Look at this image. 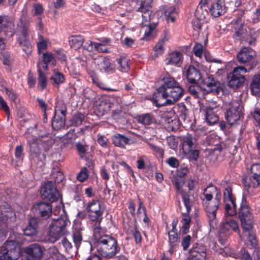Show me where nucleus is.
I'll return each instance as SVG.
<instances>
[{
	"mask_svg": "<svg viewBox=\"0 0 260 260\" xmlns=\"http://www.w3.org/2000/svg\"><path fill=\"white\" fill-rule=\"evenodd\" d=\"M163 83L154 93L153 100L157 107L172 105L183 94L184 90L175 79L170 76L163 79Z\"/></svg>",
	"mask_w": 260,
	"mask_h": 260,
	"instance_id": "nucleus-1",
	"label": "nucleus"
},
{
	"mask_svg": "<svg viewBox=\"0 0 260 260\" xmlns=\"http://www.w3.org/2000/svg\"><path fill=\"white\" fill-rule=\"evenodd\" d=\"M93 230L96 252L103 257L108 259L113 258L120 250L116 239L104 234L99 223L94 225Z\"/></svg>",
	"mask_w": 260,
	"mask_h": 260,
	"instance_id": "nucleus-2",
	"label": "nucleus"
},
{
	"mask_svg": "<svg viewBox=\"0 0 260 260\" xmlns=\"http://www.w3.org/2000/svg\"><path fill=\"white\" fill-rule=\"evenodd\" d=\"M221 193L214 186L205 189L202 200L206 212L208 222L211 228H216L218 224L216 216L217 211L220 203Z\"/></svg>",
	"mask_w": 260,
	"mask_h": 260,
	"instance_id": "nucleus-3",
	"label": "nucleus"
},
{
	"mask_svg": "<svg viewBox=\"0 0 260 260\" xmlns=\"http://www.w3.org/2000/svg\"><path fill=\"white\" fill-rule=\"evenodd\" d=\"M238 216L244 234L246 237L247 246L251 248L255 247L257 242L253 231V216L246 203H242L238 212Z\"/></svg>",
	"mask_w": 260,
	"mask_h": 260,
	"instance_id": "nucleus-4",
	"label": "nucleus"
},
{
	"mask_svg": "<svg viewBox=\"0 0 260 260\" xmlns=\"http://www.w3.org/2000/svg\"><path fill=\"white\" fill-rule=\"evenodd\" d=\"M137 11L142 13L143 26L141 31L144 33L142 39L150 40L155 37L157 32L155 23H149L148 25L145 24V22H149L151 19V6L145 0H143Z\"/></svg>",
	"mask_w": 260,
	"mask_h": 260,
	"instance_id": "nucleus-5",
	"label": "nucleus"
},
{
	"mask_svg": "<svg viewBox=\"0 0 260 260\" xmlns=\"http://www.w3.org/2000/svg\"><path fill=\"white\" fill-rule=\"evenodd\" d=\"M69 221L66 218L58 217L52 220L49 226L47 240L54 243L67 233L66 227Z\"/></svg>",
	"mask_w": 260,
	"mask_h": 260,
	"instance_id": "nucleus-6",
	"label": "nucleus"
},
{
	"mask_svg": "<svg viewBox=\"0 0 260 260\" xmlns=\"http://www.w3.org/2000/svg\"><path fill=\"white\" fill-rule=\"evenodd\" d=\"M21 255V249L18 241L7 240L0 250V260H17Z\"/></svg>",
	"mask_w": 260,
	"mask_h": 260,
	"instance_id": "nucleus-7",
	"label": "nucleus"
},
{
	"mask_svg": "<svg viewBox=\"0 0 260 260\" xmlns=\"http://www.w3.org/2000/svg\"><path fill=\"white\" fill-rule=\"evenodd\" d=\"M247 71L244 67L234 68L233 71L227 75L228 85L233 89H237L242 86L246 80L243 75Z\"/></svg>",
	"mask_w": 260,
	"mask_h": 260,
	"instance_id": "nucleus-8",
	"label": "nucleus"
},
{
	"mask_svg": "<svg viewBox=\"0 0 260 260\" xmlns=\"http://www.w3.org/2000/svg\"><path fill=\"white\" fill-rule=\"evenodd\" d=\"M85 209L88 218L91 220L99 221L103 215L105 206L104 204L100 200H93L87 203ZM100 223V222H96L95 223Z\"/></svg>",
	"mask_w": 260,
	"mask_h": 260,
	"instance_id": "nucleus-9",
	"label": "nucleus"
},
{
	"mask_svg": "<svg viewBox=\"0 0 260 260\" xmlns=\"http://www.w3.org/2000/svg\"><path fill=\"white\" fill-rule=\"evenodd\" d=\"M243 108L238 101H233L226 112V118L228 123L233 125L238 123L243 118Z\"/></svg>",
	"mask_w": 260,
	"mask_h": 260,
	"instance_id": "nucleus-10",
	"label": "nucleus"
},
{
	"mask_svg": "<svg viewBox=\"0 0 260 260\" xmlns=\"http://www.w3.org/2000/svg\"><path fill=\"white\" fill-rule=\"evenodd\" d=\"M29 34L28 27L26 24H24L22 27L17 39L19 46L27 55H30L32 51V45L28 39Z\"/></svg>",
	"mask_w": 260,
	"mask_h": 260,
	"instance_id": "nucleus-11",
	"label": "nucleus"
},
{
	"mask_svg": "<svg viewBox=\"0 0 260 260\" xmlns=\"http://www.w3.org/2000/svg\"><path fill=\"white\" fill-rule=\"evenodd\" d=\"M223 202L225 205V215L233 216L236 214V204L230 187L226 188L223 191Z\"/></svg>",
	"mask_w": 260,
	"mask_h": 260,
	"instance_id": "nucleus-12",
	"label": "nucleus"
},
{
	"mask_svg": "<svg viewBox=\"0 0 260 260\" xmlns=\"http://www.w3.org/2000/svg\"><path fill=\"white\" fill-rule=\"evenodd\" d=\"M251 175L243 180V183L248 188H255L260 185V164H255L251 166Z\"/></svg>",
	"mask_w": 260,
	"mask_h": 260,
	"instance_id": "nucleus-13",
	"label": "nucleus"
},
{
	"mask_svg": "<svg viewBox=\"0 0 260 260\" xmlns=\"http://www.w3.org/2000/svg\"><path fill=\"white\" fill-rule=\"evenodd\" d=\"M41 196L44 199L50 202L57 201L60 195L54 183L51 181L45 183L41 190Z\"/></svg>",
	"mask_w": 260,
	"mask_h": 260,
	"instance_id": "nucleus-14",
	"label": "nucleus"
},
{
	"mask_svg": "<svg viewBox=\"0 0 260 260\" xmlns=\"http://www.w3.org/2000/svg\"><path fill=\"white\" fill-rule=\"evenodd\" d=\"M97 69L101 72L112 74L115 71L114 65L108 56L100 55L95 59Z\"/></svg>",
	"mask_w": 260,
	"mask_h": 260,
	"instance_id": "nucleus-15",
	"label": "nucleus"
},
{
	"mask_svg": "<svg viewBox=\"0 0 260 260\" xmlns=\"http://www.w3.org/2000/svg\"><path fill=\"white\" fill-rule=\"evenodd\" d=\"M45 248L37 243L31 244L24 249L27 260H40L45 251Z\"/></svg>",
	"mask_w": 260,
	"mask_h": 260,
	"instance_id": "nucleus-16",
	"label": "nucleus"
},
{
	"mask_svg": "<svg viewBox=\"0 0 260 260\" xmlns=\"http://www.w3.org/2000/svg\"><path fill=\"white\" fill-rule=\"evenodd\" d=\"M255 56V52L254 50L250 48L245 47L242 48L238 53L237 58L240 63H249L253 67L256 64L254 61Z\"/></svg>",
	"mask_w": 260,
	"mask_h": 260,
	"instance_id": "nucleus-17",
	"label": "nucleus"
},
{
	"mask_svg": "<svg viewBox=\"0 0 260 260\" xmlns=\"http://www.w3.org/2000/svg\"><path fill=\"white\" fill-rule=\"evenodd\" d=\"M183 74L190 83L199 84L203 82V77L200 72L192 65L184 69Z\"/></svg>",
	"mask_w": 260,
	"mask_h": 260,
	"instance_id": "nucleus-18",
	"label": "nucleus"
},
{
	"mask_svg": "<svg viewBox=\"0 0 260 260\" xmlns=\"http://www.w3.org/2000/svg\"><path fill=\"white\" fill-rule=\"evenodd\" d=\"M14 27L13 18L7 15L0 16V32L3 35L12 36L14 34Z\"/></svg>",
	"mask_w": 260,
	"mask_h": 260,
	"instance_id": "nucleus-19",
	"label": "nucleus"
},
{
	"mask_svg": "<svg viewBox=\"0 0 260 260\" xmlns=\"http://www.w3.org/2000/svg\"><path fill=\"white\" fill-rule=\"evenodd\" d=\"M222 232H224L226 234L231 235L233 232H237L242 240H244L247 244L246 237L243 234L242 236L240 233L238 224L237 222L234 219H226L222 223V226L220 229Z\"/></svg>",
	"mask_w": 260,
	"mask_h": 260,
	"instance_id": "nucleus-20",
	"label": "nucleus"
},
{
	"mask_svg": "<svg viewBox=\"0 0 260 260\" xmlns=\"http://www.w3.org/2000/svg\"><path fill=\"white\" fill-rule=\"evenodd\" d=\"M200 109L205 115V119L208 124L213 125L218 122V116L213 111V108L211 107L210 105L206 104L204 106L203 104H200Z\"/></svg>",
	"mask_w": 260,
	"mask_h": 260,
	"instance_id": "nucleus-21",
	"label": "nucleus"
},
{
	"mask_svg": "<svg viewBox=\"0 0 260 260\" xmlns=\"http://www.w3.org/2000/svg\"><path fill=\"white\" fill-rule=\"evenodd\" d=\"M189 260H206V248L199 244L194 245L189 250Z\"/></svg>",
	"mask_w": 260,
	"mask_h": 260,
	"instance_id": "nucleus-22",
	"label": "nucleus"
},
{
	"mask_svg": "<svg viewBox=\"0 0 260 260\" xmlns=\"http://www.w3.org/2000/svg\"><path fill=\"white\" fill-rule=\"evenodd\" d=\"M52 208L49 203L40 202L35 204L33 209L41 217L47 218L52 214Z\"/></svg>",
	"mask_w": 260,
	"mask_h": 260,
	"instance_id": "nucleus-23",
	"label": "nucleus"
},
{
	"mask_svg": "<svg viewBox=\"0 0 260 260\" xmlns=\"http://www.w3.org/2000/svg\"><path fill=\"white\" fill-rule=\"evenodd\" d=\"M242 16L243 12H240L237 19L233 20L231 22L235 34L237 36L242 35L246 32V26L245 22L242 20Z\"/></svg>",
	"mask_w": 260,
	"mask_h": 260,
	"instance_id": "nucleus-24",
	"label": "nucleus"
},
{
	"mask_svg": "<svg viewBox=\"0 0 260 260\" xmlns=\"http://www.w3.org/2000/svg\"><path fill=\"white\" fill-rule=\"evenodd\" d=\"M196 15V18L192 21V26L194 29H200L206 21L207 16H208V12L206 10H203L202 8H198Z\"/></svg>",
	"mask_w": 260,
	"mask_h": 260,
	"instance_id": "nucleus-25",
	"label": "nucleus"
},
{
	"mask_svg": "<svg viewBox=\"0 0 260 260\" xmlns=\"http://www.w3.org/2000/svg\"><path fill=\"white\" fill-rule=\"evenodd\" d=\"M199 84H202L206 86L204 91L207 93L213 92L217 93L220 85L219 82L210 76H208L205 79L203 78V82L200 83Z\"/></svg>",
	"mask_w": 260,
	"mask_h": 260,
	"instance_id": "nucleus-26",
	"label": "nucleus"
},
{
	"mask_svg": "<svg viewBox=\"0 0 260 260\" xmlns=\"http://www.w3.org/2000/svg\"><path fill=\"white\" fill-rule=\"evenodd\" d=\"M182 149L185 154H189L193 149L196 139L189 134L183 136L181 139Z\"/></svg>",
	"mask_w": 260,
	"mask_h": 260,
	"instance_id": "nucleus-27",
	"label": "nucleus"
},
{
	"mask_svg": "<svg viewBox=\"0 0 260 260\" xmlns=\"http://www.w3.org/2000/svg\"><path fill=\"white\" fill-rule=\"evenodd\" d=\"M25 137L27 139V144L30 148V151L34 153L39 154L40 149L37 137L31 135L29 131L25 133Z\"/></svg>",
	"mask_w": 260,
	"mask_h": 260,
	"instance_id": "nucleus-28",
	"label": "nucleus"
},
{
	"mask_svg": "<svg viewBox=\"0 0 260 260\" xmlns=\"http://www.w3.org/2000/svg\"><path fill=\"white\" fill-rule=\"evenodd\" d=\"M177 223V219H173L172 222V230L168 232L169 243L170 244H171L173 246L178 245L179 242V238L176 229Z\"/></svg>",
	"mask_w": 260,
	"mask_h": 260,
	"instance_id": "nucleus-29",
	"label": "nucleus"
},
{
	"mask_svg": "<svg viewBox=\"0 0 260 260\" xmlns=\"http://www.w3.org/2000/svg\"><path fill=\"white\" fill-rule=\"evenodd\" d=\"M210 12L215 17H217L223 14L225 12L224 4L217 1L213 3L210 8Z\"/></svg>",
	"mask_w": 260,
	"mask_h": 260,
	"instance_id": "nucleus-30",
	"label": "nucleus"
},
{
	"mask_svg": "<svg viewBox=\"0 0 260 260\" xmlns=\"http://www.w3.org/2000/svg\"><path fill=\"white\" fill-rule=\"evenodd\" d=\"M14 216V213L11 210L8 205L4 203L2 206H0V220L5 222Z\"/></svg>",
	"mask_w": 260,
	"mask_h": 260,
	"instance_id": "nucleus-31",
	"label": "nucleus"
},
{
	"mask_svg": "<svg viewBox=\"0 0 260 260\" xmlns=\"http://www.w3.org/2000/svg\"><path fill=\"white\" fill-rule=\"evenodd\" d=\"M37 226L38 222L37 219L35 218H30L28 225L23 231L24 235L28 236L36 235Z\"/></svg>",
	"mask_w": 260,
	"mask_h": 260,
	"instance_id": "nucleus-32",
	"label": "nucleus"
},
{
	"mask_svg": "<svg viewBox=\"0 0 260 260\" xmlns=\"http://www.w3.org/2000/svg\"><path fill=\"white\" fill-rule=\"evenodd\" d=\"M36 43L39 54H41L42 51L47 49L48 46L50 44L49 40L41 34L38 35V38Z\"/></svg>",
	"mask_w": 260,
	"mask_h": 260,
	"instance_id": "nucleus-33",
	"label": "nucleus"
},
{
	"mask_svg": "<svg viewBox=\"0 0 260 260\" xmlns=\"http://www.w3.org/2000/svg\"><path fill=\"white\" fill-rule=\"evenodd\" d=\"M130 60L126 56H121L116 59L117 69L122 72H127L129 70Z\"/></svg>",
	"mask_w": 260,
	"mask_h": 260,
	"instance_id": "nucleus-34",
	"label": "nucleus"
},
{
	"mask_svg": "<svg viewBox=\"0 0 260 260\" xmlns=\"http://www.w3.org/2000/svg\"><path fill=\"white\" fill-rule=\"evenodd\" d=\"M84 40L82 36H73L69 38V45L71 47L76 50L82 46Z\"/></svg>",
	"mask_w": 260,
	"mask_h": 260,
	"instance_id": "nucleus-35",
	"label": "nucleus"
},
{
	"mask_svg": "<svg viewBox=\"0 0 260 260\" xmlns=\"http://www.w3.org/2000/svg\"><path fill=\"white\" fill-rule=\"evenodd\" d=\"M182 54L179 52H174L171 53L166 59L167 65H177L181 60Z\"/></svg>",
	"mask_w": 260,
	"mask_h": 260,
	"instance_id": "nucleus-36",
	"label": "nucleus"
},
{
	"mask_svg": "<svg viewBox=\"0 0 260 260\" xmlns=\"http://www.w3.org/2000/svg\"><path fill=\"white\" fill-rule=\"evenodd\" d=\"M129 141L128 138L119 134L112 137V142L114 145L121 148H123L125 145L128 143Z\"/></svg>",
	"mask_w": 260,
	"mask_h": 260,
	"instance_id": "nucleus-37",
	"label": "nucleus"
},
{
	"mask_svg": "<svg viewBox=\"0 0 260 260\" xmlns=\"http://www.w3.org/2000/svg\"><path fill=\"white\" fill-rule=\"evenodd\" d=\"M250 90L253 95H258L260 93V75H256L252 78Z\"/></svg>",
	"mask_w": 260,
	"mask_h": 260,
	"instance_id": "nucleus-38",
	"label": "nucleus"
},
{
	"mask_svg": "<svg viewBox=\"0 0 260 260\" xmlns=\"http://www.w3.org/2000/svg\"><path fill=\"white\" fill-rule=\"evenodd\" d=\"M82 229L80 226L77 225L74 229L73 239L77 249L80 247L82 241Z\"/></svg>",
	"mask_w": 260,
	"mask_h": 260,
	"instance_id": "nucleus-39",
	"label": "nucleus"
},
{
	"mask_svg": "<svg viewBox=\"0 0 260 260\" xmlns=\"http://www.w3.org/2000/svg\"><path fill=\"white\" fill-rule=\"evenodd\" d=\"M191 218L189 213H182L181 222L184 234H187L190 226Z\"/></svg>",
	"mask_w": 260,
	"mask_h": 260,
	"instance_id": "nucleus-40",
	"label": "nucleus"
},
{
	"mask_svg": "<svg viewBox=\"0 0 260 260\" xmlns=\"http://www.w3.org/2000/svg\"><path fill=\"white\" fill-rule=\"evenodd\" d=\"M177 11L174 6H170L165 11V15L168 22H174L177 16Z\"/></svg>",
	"mask_w": 260,
	"mask_h": 260,
	"instance_id": "nucleus-41",
	"label": "nucleus"
},
{
	"mask_svg": "<svg viewBox=\"0 0 260 260\" xmlns=\"http://www.w3.org/2000/svg\"><path fill=\"white\" fill-rule=\"evenodd\" d=\"M38 70L39 74L38 78V87H40L41 90L45 89L47 84V78L45 74L41 71L40 63L37 65Z\"/></svg>",
	"mask_w": 260,
	"mask_h": 260,
	"instance_id": "nucleus-42",
	"label": "nucleus"
},
{
	"mask_svg": "<svg viewBox=\"0 0 260 260\" xmlns=\"http://www.w3.org/2000/svg\"><path fill=\"white\" fill-rule=\"evenodd\" d=\"M57 112L55 110V114L53 120L52 121V127L55 130H58L63 127L64 125V118L60 117L57 115Z\"/></svg>",
	"mask_w": 260,
	"mask_h": 260,
	"instance_id": "nucleus-43",
	"label": "nucleus"
},
{
	"mask_svg": "<svg viewBox=\"0 0 260 260\" xmlns=\"http://www.w3.org/2000/svg\"><path fill=\"white\" fill-rule=\"evenodd\" d=\"M190 93L200 99L204 98L205 91L200 86H191L189 88Z\"/></svg>",
	"mask_w": 260,
	"mask_h": 260,
	"instance_id": "nucleus-44",
	"label": "nucleus"
},
{
	"mask_svg": "<svg viewBox=\"0 0 260 260\" xmlns=\"http://www.w3.org/2000/svg\"><path fill=\"white\" fill-rule=\"evenodd\" d=\"M167 39L164 38L159 40L154 47L153 50L155 52V57H158L163 53L164 51V46Z\"/></svg>",
	"mask_w": 260,
	"mask_h": 260,
	"instance_id": "nucleus-45",
	"label": "nucleus"
},
{
	"mask_svg": "<svg viewBox=\"0 0 260 260\" xmlns=\"http://www.w3.org/2000/svg\"><path fill=\"white\" fill-rule=\"evenodd\" d=\"M84 119V115L79 113H77L71 120V125L75 126H79L82 124Z\"/></svg>",
	"mask_w": 260,
	"mask_h": 260,
	"instance_id": "nucleus-46",
	"label": "nucleus"
},
{
	"mask_svg": "<svg viewBox=\"0 0 260 260\" xmlns=\"http://www.w3.org/2000/svg\"><path fill=\"white\" fill-rule=\"evenodd\" d=\"M51 80L54 81V83L59 85L63 83L64 81V78L63 75L56 70H54L53 74L51 77Z\"/></svg>",
	"mask_w": 260,
	"mask_h": 260,
	"instance_id": "nucleus-47",
	"label": "nucleus"
},
{
	"mask_svg": "<svg viewBox=\"0 0 260 260\" xmlns=\"http://www.w3.org/2000/svg\"><path fill=\"white\" fill-rule=\"evenodd\" d=\"M138 120L145 125H148L152 122V117L149 114H145L139 116Z\"/></svg>",
	"mask_w": 260,
	"mask_h": 260,
	"instance_id": "nucleus-48",
	"label": "nucleus"
},
{
	"mask_svg": "<svg viewBox=\"0 0 260 260\" xmlns=\"http://www.w3.org/2000/svg\"><path fill=\"white\" fill-rule=\"evenodd\" d=\"M89 177V172L86 168L84 167L81 169L80 172L77 176V179L81 182H84Z\"/></svg>",
	"mask_w": 260,
	"mask_h": 260,
	"instance_id": "nucleus-49",
	"label": "nucleus"
},
{
	"mask_svg": "<svg viewBox=\"0 0 260 260\" xmlns=\"http://www.w3.org/2000/svg\"><path fill=\"white\" fill-rule=\"evenodd\" d=\"M204 50L202 44L199 43H196L193 47V51L195 56L199 58L202 57Z\"/></svg>",
	"mask_w": 260,
	"mask_h": 260,
	"instance_id": "nucleus-50",
	"label": "nucleus"
},
{
	"mask_svg": "<svg viewBox=\"0 0 260 260\" xmlns=\"http://www.w3.org/2000/svg\"><path fill=\"white\" fill-rule=\"evenodd\" d=\"M110 109V106L109 104L105 102H102L96 108V109L99 111L100 114L104 115L105 113L109 111Z\"/></svg>",
	"mask_w": 260,
	"mask_h": 260,
	"instance_id": "nucleus-51",
	"label": "nucleus"
},
{
	"mask_svg": "<svg viewBox=\"0 0 260 260\" xmlns=\"http://www.w3.org/2000/svg\"><path fill=\"white\" fill-rule=\"evenodd\" d=\"M147 145L149 146L150 148L153 151V152L155 154L159 156H162L164 154V150L161 148H159L154 144L150 143L149 142L146 141Z\"/></svg>",
	"mask_w": 260,
	"mask_h": 260,
	"instance_id": "nucleus-52",
	"label": "nucleus"
},
{
	"mask_svg": "<svg viewBox=\"0 0 260 260\" xmlns=\"http://www.w3.org/2000/svg\"><path fill=\"white\" fill-rule=\"evenodd\" d=\"M43 61L44 62L47 63H51L53 65H55L56 63L55 59L53 55V54L51 53H45L43 54Z\"/></svg>",
	"mask_w": 260,
	"mask_h": 260,
	"instance_id": "nucleus-53",
	"label": "nucleus"
},
{
	"mask_svg": "<svg viewBox=\"0 0 260 260\" xmlns=\"http://www.w3.org/2000/svg\"><path fill=\"white\" fill-rule=\"evenodd\" d=\"M51 176L56 183H59L62 180L63 178V175L62 173L60 171L57 170H54L51 173Z\"/></svg>",
	"mask_w": 260,
	"mask_h": 260,
	"instance_id": "nucleus-54",
	"label": "nucleus"
},
{
	"mask_svg": "<svg viewBox=\"0 0 260 260\" xmlns=\"http://www.w3.org/2000/svg\"><path fill=\"white\" fill-rule=\"evenodd\" d=\"M251 114L255 123L257 125H260V106L255 107Z\"/></svg>",
	"mask_w": 260,
	"mask_h": 260,
	"instance_id": "nucleus-55",
	"label": "nucleus"
},
{
	"mask_svg": "<svg viewBox=\"0 0 260 260\" xmlns=\"http://www.w3.org/2000/svg\"><path fill=\"white\" fill-rule=\"evenodd\" d=\"M182 199L184 203V204L186 209V213H189L191 211V208L192 206V203L191 201L189 199L188 196H182Z\"/></svg>",
	"mask_w": 260,
	"mask_h": 260,
	"instance_id": "nucleus-56",
	"label": "nucleus"
},
{
	"mask_svg": "<svg viewBox=\"0 0 260 260\" xmlns=\"http://www.w3.org/2000/svg\"><path fill=\"white\" fill-rule=\"evenodd\" d=\"M62 213H63V205L61 202H59L57 203V205L54 209L53 210L52 209V213L54 215L60 216L62 215Z\"/></svg>",
	"mask_w": 260,
	"mask_h": 260,
	"instance_id": "nucleus-57",
	"label": "nucleus"
},
{
	"mask_svg": "<svg viewBox=\"0 0 260 260\" xmlns=\"http://www.w3.org/2000/svg\"><path fill=\"white\" fill-rule=\"evenodd\" d=\"M94 50L100 52L107 53L109 52L108 46L101 43H95Z\"/></svg>",
	"mask_w": 260,
	"mask_h": 260,
	"instance_id": "nucleus-58",
	"label": "nucleus"
},
{
	"mask_svg": "<svg viewBox=\"0 0 260 260\" xmlns=\"http://www.w3.org/2000/svg\"><path fill=\"white\" fill-rule=\"evenodd\" d=\"M191 241V237L189 235H186L183 237L181 241V245L184 250H186L189 246Z\"/></svg>",
	"mask_w": 260,
	"mask_h": 260,
	"instance_id": "nucleus-59",
	"label": "nucleus"
},
{
	"mask_svg": "<svg viewBox=\"0 0 260 260\" xmlns=\"http://www.w3.org/2000/svg\"><path fill=\"white\" fill-rule=\"evenodd\" d=\"M44 9L42 5L40 4H35L33 5L32 12L34 15H39L43 12Z\"/></svg>",
	"mask_w": 260,
	"mask_h": 260,
	"instance_id": "nucleus-60",
	"label": "nucleus"
},
{
	"mask_svg": "<svg viewBox=\"0 0 260 260\" xmlns=\"http://www.w3.org/2000/svg\"><path fill=\"white\" fill-rule=\"evenodd\" d=\"M238 257L241 260H252L249 253L245 249H242L238 254Z\"/></svg>",
	"mask_w": 260,
	"mask_h": 260,
	"instance_id": "nucleus-61",
	"label": "nucleus"
},
{
	"mask_svg": "<svg viewBox=\"0 0 260 260\" xmlns=\"http://www.w3.org/2000/svg\"><path fill=\"white\" fill-rule=\"evenodd\" d=\"M61 242L63 246L68 253H71L73 251L74 248L71 243L67 238H63Z\"/></svg>",
	"mask_w": 260,
	"mask_h": 260,
	"instance_id": "nucleus-62",
	"label": "nucleus"
},
{
	"mask_svg": "<svg viewBox=\"0 0 260 260\" xmlns=\"http://www.w3.org/2000/svg\"><path fill=\"white\" fill-rule=\"evenodd\" d=\"M252 22L256 23L260 21V7L256 8L251 16Z\"/></svg>",
	"mask_w": 260,
	"mask_h": 260,
	"instance_id": "nucleus-63",
	"label": "nucleus"
},
{
	"mask_svg": "<svg viewBox=\"0 0 260 260\" xmlns=\"http://www.w3.org/2000/svg\"><path fill=\"white\" fill-rule=\"evenodd\" d=\"M4 92L7 95L8 98L12 101H14L16 99L17 95L12 89H10L8 88H5Z\"/></svg>",
	"mask_w": 260,
	"mask_h": 260,
	"instance_id": "nucleus-64",
	"label": "nucleus"
}]
</instances>
